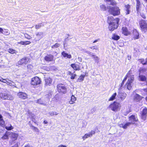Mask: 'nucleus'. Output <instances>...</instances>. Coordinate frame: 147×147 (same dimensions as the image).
Listing matches in <instances>:
<instances>
[{
  "instance_id": "f257e3e1",
  "label": "nucleus",
  "mask_w": 147,
  "mask_h": 147,
  "mask_svg": "<svg viewBox=\"0 0 147 147\" xmlns=\"http://www.w3.org/2000/svg\"><path fill=\"white\" fill-rule=\"evenodd\" d=\"M119 19L118 18H115L112 16L108 17L107 22L109 24V30L112 31L117 29L119 26Z\"/></svg>"
},
{
  "instance_id": "5fc2aeb1",
  "label": "nucleus",
  "mask_w": 147,
  "mask_h": 147,
  "mask_svg": "<svg viewBox=\"0 0 147 147\" xmlns=\"http://www.w3.org/2000/svg\"><path fill=\"white\" fill-rule=\"evenodd\" d=\"M41 27V25L40 24L36 25L35 26V28L36 29H38L40 28Z\"/></svg>"
},
{
  "instance_id": "603ef678",
  "label": "nucleus",
  "mask_w": 147,
  "mask_h": 147,
  "mask_svg": "<svg viewBox=\"0 0 147 147\" xmlns=\"http://www.w3.org/2000/svg\"><path fill=\"white\" fill-rule=\"evenodd\" d=\"M18 43L22 45H25V41H21L19 42H18Z\"/></svg>"
},
{
  "instance_id": "09e8293b",
  "label": "nucleus",
  "mask_w": 147,
  "mask_h": 147,
  "mask_svg": "<svg viewBox=\"0 0 147 147\" xmlns=\"http://www.w3.org/2000/svg\"><path fill=\"white\" fill-rule=\"evenodd\" d=\"M0 81L4 83H6L7 82V80L6 79H4L3 78L1 77L0 76Z\"/></svg>"
},
{
  "instance_id": "b1692460",
  "label": "nucleus",
  "mask_w": 147,
  "mask_h": 147,
  "mask_svg": "<svg viewBox=\"0 0 147 147\" xmlns=\"http://www.w3.org/2000/svg\"><path fill=\"white\" fill-rule=\"evenodd\" d=\"M138 61L143 65H147V58L145 59L144 58L139 59Z\"/></svg>"
},
{
  "instance_id": "4c0bfd02",
  "label": "nucleus",
  "mask_w": 147,
  "mask_h": 147,
  "mask_svg": "<svg viewBox=\"0 0 147 147\" xmlns=\"http://www.w3.org/2000/svg\"><path fill=\"white\" fill-rule=\"evenodd\" d=\"M126 94L125 93H121L120 94V98L122 100H124L126 97Z\"/></svg>"
},
{
  "instance_id": "39448f33",
  "label": "nucleus",
  "mask_w": 147,
  "mask_h": 147,
  "mask_svg": "<svg viewBox=\"0 0 147 147\" xmlns=\"http://www.w3.org/2000/svg\"><path fill=\"white\" fill-rule=\"evenodd\" d=\"M140 30L142 32L145 33L147 32V21L141 20L139 22Z\"/></svg>"
},
{
  "instance_id": "a19ab883",
  "label": "nucleus",
  "mask_w": 147,
  "mask_h": 147,
  "mask_svg": "<svg viewBox=\"0 0 147 147\" xmlns=\"http://www.w3.org/2000/svg\"><path fill=\"white\" fill-rule=\"evenodd\" d=\"M100 9L103 11H105L106 10V7L105 5L102 4L100 6Z\"/></svg>"
},
{
  "instance_id": "423d86ee",
  "label": "nucleus",
  "mask_w": 147,
  "mask_h": 147,
  "mask_svg": "<svg viewBox=\"0 0 147 147\" xmlns=\"http://www.w3.org/2000/svg\"><path fill=\"white\" fill-rule=\"evenodd\" d=\"M9 136L11 139V141L9 142V144L12 145L16 142L15 141L17 140L19 135L17 133L10 132Z\"/></svg>"
},
{
  "instance_id": "aec40b11",
  "label": "nucleus",
  "mask_w": 147,
  "mask_h": 147,
  "mask_svg": "<svg viewBox=\"0 0 147 147\" xmlns=\"http://www.w3.org/2000/svg\"><path fill=\"white\" fill-rule=\"evenodd\" d=\"M125 13L126 15H128L130 13L131 6L129 4H127L125 5Z\"/></svg>"
},
{
  "instance_id": "a878e982",
  "label": "nucleus",
  "mask_w": 147,
  "mask_h": 147,
  "mask_svg": "<svg viewBox=\"0 0 147 147\" xmlns=\"http://www.w3.org/2000/svg\"><path fill=\"white\" fill-rule=\"evenodd\" d=\"M0 125L3 127L5 125V121L2 115L0 114Z\"/></svg>"
},
{
  "instance_id": "f704fd0d",
  "label": "nucleus",
  "mask_w": 147,
  "mask_h": 147,
  "mask_svg": "<svg viewBox=\"0 0 147 147\" xmlns=\"http://www.w3.org/2000/svg\"><path fill=\"white\" fill-rule=\"evenodd\" d=\"M36 117L34 116H32L30 117L31 120L37 125H38V122L36 120Z\"/></svg>"
},
{
  "instance_id": "5701e85b",
  "label": "nucleus",
  "mask_w": 147,
  "mask_h": 147,
  "mask_svg": "<svg viewBox=\"0 0 147 147\" xmlns=\"http://www.w3.org/2000/svg\"><path fill=\"white\" fill-rule=\"evenodd\" d=\"M28 124L29 125L30 127L32 128V129L34 130V131L36 132H39V129L36 127H35L32 125L31 123V121H29Z\"/></svg>"
},
{
  "instance_id": "6ab92c4d",
  "label": "nucleus",
  "mask_w": 147,
  "mask_h": 147,
  "mask_svg": "<svg viewBox=\"0 0 147 147\" xmlns=\"http://www.w3.org/2000/svg\"><path fill=\"white\" fill-rule=\"evenodd\" d=\"M131 71H129L127 73V74L125 76L123 80L121 85V87H122L124 83V82L126 80L127 78L128 77H129L131 76Z\"/></svg>"
},
{
  "instance_id": "c9c22d12",
  "label": "nucleus",
  "mask_w": 147,
  "mask_h": 147,
  "mask_svg": "<svg viewBox=\"0 0 147 147\" xmlns=\"http://www.w3.org/2000/svg\"><path fill=\"white\" fill-rule=\"evenodd\" d=\"M91 56L93 57V58L94 59L95 62L98 63L99 62V58L98 57L95 55H92Z\"/></svg>"
},
{
  "instance_id": "680f3d73",
  "label": "nucleus",
  "mask_w": 147,
  "mask_h": 147,
  "mask_svg": "<svg viewBox=\"0 0 147 147\" xmlns=\"http://www.w3.org/2000/svg\"><path fill=\"white\" fill-rule=\"evenodd\" d=\"M143 90L144 92L147 93V88H144Z\"/></svg>"
},
{
  "instance_id": "20e7f679",
  "label": "nucleus",
  "mask_w": 147,
  "mask_h": 147,
  "mask_svg": "<svg viewBox=\"0 0 147 147\" xmlns=\"http://www.w3.org/2000/svg\"><path fill=\"white\" fill-rule=\"evenodd\" d=\"M57 89L58 92L61 94H65L67 92V88L62 84H59L57 86Z\"/></svg>"
},
{
  "instance_id": "f03ea898",
  "label": "nucleus",
  "mask_w": 147,
  "mask_h": 147,
  "mask_svg": "<svg viewBox=\"0 0 147 147\" xmlns=\"http://www.w3.org/2000/svg\"><path fill=\"white\" fill-rule=\"evenodd\" d=\"M107 8L108 9V11L110 14L114 16L120 15V10L119 7L109 6Z\"/></svg>"
},
{
  "instance_id": "052dcab7",
  "label": "nucleus",
  "mask_w": 147,
  "mask_h": 147,
  "mask_svg": "<svg viewBox=\"0 0 147 147\" xmlns=\"http://www.w3.org/2000/svg\"><path fill=\"white\" fill-rule=\"evenodd\" d=\"M3 29L1 28H0V33H1L3 34Z\"/></svg>"
},
{
  "instance_id": "c756f323",
  "label": "nucleus",
  "mask_w": 147,
  "mask_h": 147,
  "mask_svg": "<svg viewBox=\"0 0 147 147\" xmlns=\"http://www.w3.org/2000/svg\"><path fill=\"white\" fill-rule=\"evenodd\" d=\"M76 100V98L73 95L71 96V99L69 101V103L72 104L75 103V101Z\"/></svg>"
},
{
  "instance_id": "1a4fd4ad",
  "label": "nucleus",
  "mask_w": 147,
  "mask_h": 147,
  "mask_svg": "<svg viewBox=\"0 0 147 147\" xmlns=\"http://www.w3.org/2000/svg\"><path fill=\"white\" fill-rule=\"evenodd\" d=\"M81 64L78 63V64L73 63L70 65V66L76 71H79L81 69L80 65Z\"/></svg>"
},
{
  "instance_id": "774afa93",
  "label": "nucleus",
  "mask_w": 147,
  "mask_h": 147,
  "mask_svg": "<svg viewBox=\"0 0 147 147\" xmlns=\"http://www.w3.org/2000/svg\"><path fill=\"white\" fill-rule=\"evenodd\" d=\"M145 99L146 100L147 102V96H146L145 98Z\"/></svg>"
},
{
  "instance_id": "338daca9",
  "label": "nucleus",
  "mask_w": 147,
  "mask_h": 147,
  "mask_svg": "<svg viewBox=\"0 0 147 147\" xmlns=\"http://www.w3.org/2000/svg\"><path fill=\"white\" fill-rule=\"evenodd\" d=\"M36 35L37 36H38V35H40V34H39V32L37 33Z\"/></svg>"
},
{
  "instance_id": "a211bd4d",
  "label": "nucleus",
  "mask_w": 147,
  "mask_h": 147,
  "mask_svg": "<svg viewBox=\"0 0 147 147\" xmlns=\"http://www.w3.org/2000/svg\"><path fill=\"white\" fill-rule=\"evenodd\" d=\"M143 97L139 94H136L134 97V100L136 102H140L143 98Z\"/></svg>"
},
{
  "instance_id": "393cba45",
  "label": "nucleus",
  "mask_w": 147,
  "mask_h": 147,
  "mask_svg": "<svg viewBox=\"0 0 147 147\" xmlns=\"http://www.w3.org/2000/svg\"><path fill=\"white\" fill-rule=\"evenodd\" d=\"M3 96L5 99L12 100L13 99V97L11 95L7 94H5Z\"/></svg>"
},
{
  "instance_id": "49530a36",
  "label": "nucleus",
  "mask_w": 147,
  "mask_h": 147,
  "mask_svg": "<svg viewBox=\"0 0 147 147\" xmlns=\"http://www.w3.org/2000/svg\"><path fill=\"white\" fill-rule=\"evenodd\" d=\"M15 144L11 147H19L20 143L19 142H16Z\"/></svg>"
},
{
  "instance_id": "de8ad7c7",
  "label": "nucleus",
  "mask_w": 147,
  "mask_h": 147,
  "mask_svg": "<svg viewBox=\"0 0 147 147\" xmlns=\"http://www.w3.org/2000/svg\"><path fill=\"white\" fill-rule=\"evenodd\" d=\"M37 102L38 104L41 105L43 104V101L41 98L38 99L37 100Z\"/></svg>"
},
{
  "instance_id": "bf43d9fd",
  "label": "nucleus",
  "mask_w": 147,
  "mask_h": 147,
  "mask_svg": "<svg viewBox=\"0 0 147 147\" xmlns=\"http://www.w3.org/2000/svg\"><path fill=\"white\" fill-rule=\"evenodd\" d=\"M58 147H67V146L63 144H61L58 146Z\"/></svg>"
},
{
  "instance_id": "8fccbe9b",
  "label": "nucleus",
  "mask_w": 147,
  "mask_h": 147,
  "mask_svg": "<svg viewBox=\"0 0 147 147\" xmlns=\"http://www.w3.org/2000/svg\"><path fill=\"white\" fill-rule=\"evenodd\" d=\"M133 38H134V39L135 40L138 39L139 38V34L138 33L136 35H135L134 36Z\"/></svg>"
},
{
  "instance_id": "4be33fe9",
  "label": "nucleus",
  "mask_w": 147,
  "mask_h": 147,
  "mask_svg": "<svg viewBox=\"0 0 147 147\" xmlns=\"http://www.w3.org/2000/svg\"><path fill=\"white\" fill-rule=\"evenodd\" d=\"M10 135V132L6 131L1 137V138L3 140L9 139V136Z\"/></svg>"
},
{
  "instance_id": "79ce46f5",
  "label": "nucleus",
  "mask_w": 147,
  "mask_h": 147,
  "mask_svg": "<svg viewBox=\"0 0 147 147\" xmlns=\"http://www.w3.org/2000/svg\"><path fill=\"white\" fill-rule=\"evenodd\" d=\"M60 45V44L56 43L51 46L52 48H57L59 47Z\"/></svg>"
},
{
  "instance_id": "c85d7f7f",
  "label": "nucleus",
  "mask_w": 147,
  "mask_h": 147,
  "mask_svg": "<svg viewBox=\"0 0 147 147\" xmlns=\"http://www.w3.org/2000/svg\"><path fill=\"white\" fill-rule=\"evenodd\" d=\"M67 75H71L70 78L71 79H74L76 77V74L72 73L71 71H68L67 72Z\"/></svg>"
},
{
  "instance_id": "9b49d317",
  "label": "nucleus",
  "mask_w": 147,
  "mask_h": 147,
  "mask_svg": "<svg viewBox=\"0 0 147 147\" xmlns=\"http://www.w3.org/2000/svg\"><path fill=\"white\" fill-rule=\"evenodd\" d=\"M134 80V78L133 77H131L130 79H129L126 83L125 84V86L129 90H130L132 86L131 84L132 83Z\"/></svg>"
},
{
  "instance_id": "bb28decb",
  "label": "nucleus",
  "mask_w": 147,
  "mask_h": 147,
  "mask_svg": "<svg viewBox=\"0 0 147 147\" xmlns=\"http://www.w3.org/2000/svg\"><path fill=\"white\" fill-rule=\"evenodd\" d=\"M61 54L65 58L67 57L69 59H70L71 58V55L68 54L66 53L65 51H63L61 53Z\"/></svg>"
},
{
  "instance_id": "0eeeda50",
  "label": "nucleus",
  "mask_w": 147,
  "mask_h": 147,
  "mask_svg": "<svg viewBox=\"0 0 147 147\" xmlns=\"http://www.w3.org/2000/svg\"><path fill=\"white\" fill-rule=\"evenodd\" d=\"M41 82V81L39 77L35 76L31 79L30 83L32 85L36 86L40 84Z\"/></svg>"
},
{
  "instance_id": "58836bf2",
  "label": "nucleus",
  "mask_w": 147,
  "mask_h": 147,
  "mask_svg": "<svg viewBox=\"0 0 147 147\" xmlns=\"http://www.w3.org/2000/svg\"><path fill=\"white\" fill-rule=\"evenodd\" d=\"M27 68L28 70H32L33 68V66L31 64H28L27 66Z\"/></svg>"
},
{
  "instance_id": "cd10ccee",
  "label": "nucleus",
  "mask_w": 147,
  "mask_h": 147,
  "mask_svg": "<svg viewBox=\"0 0 147 147\" xmlns=\"http://www.w3.org/2000/svg\"><path fill=\"white\" fill-rule=\"evenodd\" d=\"M106 2H110V5L113 6H116L117 5V3L114 0H105Z\"/></svg>"
},
{
  "instance_id": "7ed1b4c3",
  "label": "nucleus",
  "mask_w": 147,
  "mask_h": 147,
  "mask_svg": "<svg viewBox=\"0 0 147 147\" xmlns=\"http://www.w3.org/2000/svg\"><path fill=\"white\" fill-rule=\"evenodd\" d=\"M121 107V105L120 103L115 101L110 104L108 107L111 110L115 112H116L118 110H120Z\"/></svg>"
},
{
  "instance_id": "f8f14e48",
  "label": "nucleus",
  "mask_w": 147,
  "mask_h": 147,
  "mask_svg": "<svg viewBox=\"0 0 147 147\" xmlns=\"http://www.w3.org/2000/svg\"><path fill=\"white\" fill-rule=\"evenodd\" d=\"M129 120L131 121L130 123L131 124H135L136 122H138V120L137 118V117L135 115H132L129 117Z\"/></svg>"
},
{
  "instance_id": "ea45409f",
  "label": "nucleus",
  "mask_w": 147,
  "mask_h": 147,
  "mask_svg": "<svg viewBox=\"0 0 147 147\" xmlns=\"http://www.w3.org/2000/svg\"><path fill=\"white\" fill-rule=\"evenodd\" d=\"M8 52L10 53L13 54L16 53V51L15 50L10 48L8 50Z\"/></svg>"
},
{
  "instance_id": "2f4dec72",
  "label": "nucleus",
  "mask_w": 147,
  "mask_h": 147,
  "mask_svg": "<svg viewBox=\"0 0 147 147\" xmlns=\"http://www.w3.org/2000/svg\"><path fill=\"white\" fill-rule=\"evenodd\" d=\"M131 124V123L128 122L125 123L124 125L123 124H121L120 125L124 129H126L127 128V127L130 125Z\"/></svg>"
},
{
  "instance_id": "6e6552de",
  "label": "nucleus",
  "mask_w": 147,
  "mask_h": 147,
  "mask_svg": "<svg viewBox=\"0 0 147 147\" xmlns=\"http://www.w3.org/2000/svg\"><path fill=\"white\" fill-rule=\"evenodd\" d=\"M44 81L45 87L50 86L52 84L53 80L52 78L50 77H45Z\"/></svg>"
},
{
  "instance_id": "4d7b16f0",
  "label": "nucleus",
  "mask_w": 147,
  "mask_h": 147,
  "mask_svg": "<svg viewBox=\"0 0 147 147\" xmlns=\"http://www.w3.org/2000/svg\"><path fill=\"white\" fill-rule=\"evenodd\" d=\"M90 48L92 49H97V48L96 46H93L90 47Z\"/></svg>"
},
{
  "instance_id": "72a5a7b5",
  "label": "nucleus",
  "mask_w": 147,
  "mask_h": 147,
  "mask_svg": "<svg viewBox=\"0 0 147 147\" xmlns=\"http://www.w3.org/2000/svg\"><path fill=\"white\" fill-rule=\"evenodd\" d=\"M139 78L140 79V80L141 81L144 82L145 81L147 80V78L146 76L144 75H141L139 76Z\"/></svg>"
},
{
  "instance_id": "3c124183",
  "label": "nucleus",
  "mask_w": 147,
  "mask_h": 147,
  "mask_svg": "<svg viewBox=\"0 0 147 147\" xmlns=\"http://www.w3.org/2000/svg\"><path fill=\"white\" fill-rule=\"evenodd\" d=\"M3 34L5 35H8L9 33L7 30H5V31H3Z\"/></svg>"
},
{
  "instance_id": "4468645a",
  "label": "nucleus",
  "mask_w": 147,
  "mask_h": 147,
  "mask_svg": "<svg viewBox=\"0 0 147 147\" xmlns=\"http://www.w3.org/2000/svg\"><path fill=\"white\" fill-rule=\"evenodd\" d=\"M95 133V131L92 130L90 132H89L88 134H86L82 136V138L83 140H85L86 139L92 136Z\"/></svg>"
},
{
  "instance_id": "e433bc0d",
  "label": "nucleus",
  "mask_w": 147,
  "mask_h": 147,
  "mask_svg": "<svg viewBox=\"0 0 147 147\" xmlns=\"http://www.w3.org/2000/svg\"><path fill=\"white\" fill-rule=\"evenodd\" d=\"M112 38L113 40H117L120 38V37L115 34H113V35Z\"/></svg>"
},
{
  "instance_id": "2eb2a0df",
  "label": "nucleus",
  "mask_w": 147,
  "mask_h": 147,
  "mask_svg": "<svg viewBox=\"0 0 147 147\" xmlns=\"http://www.w3.org/2000/svg\"><path fill=\"white\" fill-rule=\"evenodd\" d=\"M147 115V108L145 107L142 110L141 114V118L145 120L146 118Z\"/></svg>"
},
{
  "instance_id": "6e6d98bb",
  "label": "nucleus",
  "mask_w": 147,
  "mask_h": 147,
  "mask_svg": "<svg viewBox=\"0 0 147 147\" xmlns=\"http://www.w3.org/2000/svg\"><path fill=\"white\" fill-rule=\"evenodd\" d=\"M25 45H27L30 44L31 43V42L30 41H25Z\"/></svg>"
},
{
  "instance_id": "a18cd8bd",
  "label": "nucleus",
  "mask_w": 147,
  "mask_h": 147,
  "mask_svg": "<svg viewBox=\"0 0 147 147\" xmlns=\"http://www.w3.org/2000/svg\"><path fill=\"white\" fill-rule=\"evenodd\" d=\"M147 71V69L145 68H141L139 69V72L140 73H144Z\"/></svg>"
},
{
  "instance_id": "0e129e2a",
  "label": "nucleus",
  "mask_w": 147,
  "mask_h": 147,
  "mask_svg": "<svg viewBox=\"0 0 147 147\" xmlns=\"http://www.w3.org/2000/svg\"><path fill=\"white\" fill-rule=\"evenodd\" d=\"M26 35H27L28 36V37H26V38L28 39H30V38H31V37L30 36H28V35L27 34H26Z\"/></svg>"
},
{
  "instance_id": "c03bdc74",
  "label": "nucleus",
  "mask_w": 147,
  "mask_h": 147,
  "mask_svg": "<svg viewBox=\"0 0 147 147\" xmlns=\"http://www.w3.org/2000/svg\"><path fill=\"white\" fill-rule=\"evenodd\" d=\"M49 114L51 116H53L54 115H57L58 114L55 111H53L51 112H49Z\"/></svg>"
},
{
  "instance_id": "e2e57ef3",
  "label": "nucleus",
  "mask_w": 147,
  "mask_h": 147,
  "mask_svg": "<svg viewBox=\"0 0 147 147\" xmlns=\"http://www.w3.org/2000/svg\"><path fill=\"white\" fill-rule=\"evenodd\" d=\"M43 123L45 124H47L48 123V122L47 120H45L43 121Z\"/></svg>"
},
{
  "instance_id": "412c9836",
  "label": "nucleus",
  "mask_w": 147,
  "mask_h": 147,
  "mask_svg": "<svg viewBox=\"0 0 147 147\" xmlns=\"http://www.w3.org/2000/svg\"><path fill=\"white\" fill-rule=\"evenodd\" d=\"M136 10L137 12L139 11L141 8L142 3L140 0H136Z\"/></svg>"
},
{
  "instance_id": "69168bd1",
  "label": "nucleus",
  "mask_w": 147,
  "mask_h": 147,
  "mask_svg": "<svg viewBox=\"0 0 147 147\" xmlns=\"http://www.w3.org/2000/svg\"><path fill=\"white\" fill-rule=\"evenodd\" d=\"M98 41V40H94L93 42V43H95L96 42H97V41Z\"/></svg>"
},
{
  "instance_id": "7c9ffc66",
  "label": "nucleus",
  "mask_w": 147,
  "mask_h": 147,
  "mask_svg": "<svg viewBox=\"0 0 147 147\" xmlns=\"http://www.w3.org/2000/svg\"><path fill=\"white\" fill-rule=\"evenodd\" d=\"M117 94L116 92L114 93L110 97L108 100L109 101H112L114 100L117 96Z\"/></svg>"
},
{
  "instance_id": "dca6fc26",
  "label": "nucleus",
  "mask_w": 147,
  "mask_h": 147,
  "mask_svg": "<svg viewBox=\"0 0 147 147\" xmlns=\"http://www.w3.org/2000/svg\"><path fill=\"white\" fill-rule=\"evenodd\" d=\"M44 59L46 61H52L54 60V56L51 54L47 55L45 57Z\"/></svg>"
},
{
  "instance_id": "37998d69",
  "label": "nucleus",
  "mask_w": 147,
  "mask_h": 147,
  "mask_svg": "<svg viewBox=\"0 0 147 147\" xmlns=\"http://www.w3.org/2000/svg\"><path fill=\"white\" fill-rule=\"evenodd\" d=\"M10 126L9 127L6 126L5 127V129H7V130H11L13 128V127L11 126V124H10Z\"/></svg>"
},
{
  "instance_id": "473e14b6",
  "label": "nucleus",
  "mask_w": 147,
  "mask_h": 147,
  "mask_svg": "<svg viewBox=\"0 0 147 147\" xmlns=\"http://www.w3.org/2000/svg\"><path fill=\"white\" fill-rule=\"evenodd\" d=\"M85 76V75H81L80 76L79 78L78 79L77 81L78 82H80L83 81L84 80Z\"/></svg>"
},
{
  "instance_id": "13d9d810",
  "label": "nucleus",
  "mask_w": 147,
  "mask_h": 147,
  "mask_svg": "<svg viewBox=\"0 0 147 147\" xmlns=\"http://www.w3.org/2000/svg\"><path fill=\"white\" fill-rule=\"evenodd\" d=\"M24 147H33L32 146L30 145L29 144H27Z\"/></svg>"
},
{
  "instance_id": "ddd939ff",
  "label": "nucleus",
  "mask_w": 147,
  "mask_h": 147,
  "mask_svg": "<svg viewBox=\"0 0 147 147\" xmlns=\"http://www.w3.org/2000/svg\"><path fill=\"white\" fill-rule=\"evenodd\" d=\"M18 97L21 99L24 100L28 98V95L25 93L22 92H19L17 94Z\"/></svg>"
},
{
  "instance_id": "864d4df0",
  "label": "nucleus",
  "mask_w": 147,
  "mask_h": 147,
  "mask_svg": "<svg viewBox=\"0 0 147 147\" xmlns=\"http://www.w3.org/2000/svg\"><path fill=\"white\" fill-rule=\"evenodd\" d=\"M141 16L144 19H145L146 18V16L145 14L143 13H141L140 14Z\"/></svg>"
},
{
  "instance_id": "f3484780",
  "label": "nucleus",
  "mask_w": 147,
  "mask_h": 147,
  "mask_svg": "<svg viewBox=\"0 0 147 147\" xmlns=\"http://www.w3.org/2000/svg\"><path fill=\"white\" fill-rule=\"evenodd\" d=\"M121 30L122 33L125 36H128L130 34V32L126 27H123L122 28Z\"/></svg>"
},
{
  "instance_id": "9d476101",
  "label": "nucleus",
  "mask_w": 147,
  "mask_h": 147,
  "mask_svg": "<svg viewBox=\"0 0 147 147\" xmlns=\"http://www.w3.org/2000/svg\"><path fill=\"white\" fill-rule=\"evenodd\" d=\"M28 58L25 57L20 59L18 61V65H26L28 63Z\"/></svg>"
}]
</instances>
